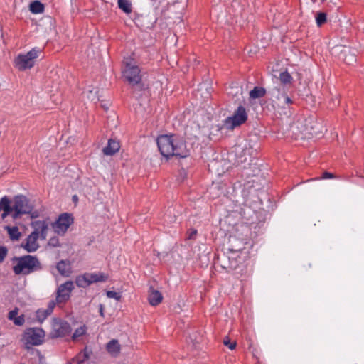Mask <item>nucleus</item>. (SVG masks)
I'll return each instance as SVG.
<instances>
[{
  "mask_svg": "<svg viewBox=\"0 0 364 364\" xmlns=\"http://www.w3.org/2000/svg\"><path fill=\"white\" fill-rule=\"evenodd\" d=\"M156 144L160 154L167 159L173 156L184 159L190 155L186 142L176 134L159 135L156 139Z\"/></svg>",
  "mask_w": 364,
  "mask_h": 364,
  "instance_id": "obj_1",
  "label": "nucleus"
},
{
  "mask_svg": "<svg viewBox=\"0 0 364 364\" xmlns=\"http://www.w3.org/2000/svg\"><path fill=\"white\" fill-rule=\"evenodd\" d=\"M122 74L124 80L127 82L135 90L144 91L145 84L142 82L141 69L136 65V60L132 56L124 58L122 62Z\"/></svg>",
  "mask_w": 364,
  "mask_h": 364,
  "instance_id": "obj_2",
  "label": "nucleus"
},
{
  "mask_svg": "<svg viewBox=\"0 0 364 364\" xmlns=\"http://www.w3.org/2000/svg\"><path fill=\"white\" fill-rule=\"evenodd\" d=\"M256 170H252V188H254V193L252 191V203L256 205H262L264 203H269L270 198L265 188L267 181L263 174L259 175L261 171L259 167L255 168Z\"/></svg>",
  "mask_w": 364,
  "mask_h": 364,
  "instance_id": "obj_3",
  "label": "nucleus"
},
{
  "mask_svg": "<svg viewBox=\"0 0 364 364\" xmlns=\"http://www.w3.org/2000/svg\"><path fill=\"white\" fill-rule=\"evenodd\" d=\"M11 262L13 263L16 262L12 267L16 275H28L43 269V265L36 255H26L21 257H14Z\"/></svg>",
  "mask_w": 364,
  "mask_h": 364,
  "instance_id": "obj_4",
  "label": "nucleus"
},
{
  "mask_svg": "<svg viewBox=\"0 0 364 364\" xmlns=\"http://www.w3.org/2000/svg\"><path fill=\"white\" fill-rule=\"evenodd\" d=\"M292 132L296 139H310L320 132L314 117H309L296 120L291 125Z\"/></svg>",
  "mask_w": 364,
  "mask_h": 364,
  "instance_id": "obj_5",
  "label": "nucleus"
},
{
  "mask_svg": "<svg viewBox=\"0 0 364 364\" xmlns=\"http://www.w3.org/2000/svg\"><path fill=\"white\" fill-rule=\"evenodd\" d=\"M242 249H234L232 247H228L226 252H223L222 255L218 254L214 257V264L220 265L223 269L227 272H230L235 269L239 263L244 259L242 257Z\"/></svg>",
  "mask_w": 364,
  "mask_h": 364,
  "instance_id": "obj_6",
  "label": "nucleus"
},
{
  "mask_svg": "<svg viewBox=\"0 0 364 364\" xmlns=\"http://www.w3.org/2000/svg\"><path fill=\"white\" fill-rule=\"evenodd\" d=\"M247 118L245 108L240 105L231 117H228L223 121V127L228 130H233L243 124Z\"/></svg>",
  "mask_w": 364,
  "mask_h": 364,
  "instance_id": "obj_7",
  "label": "nucleus"
},
{
  "mask_svg": "<svg viewBox=\"0 0 364 364\" xmlns=\"http://www.w3.org/2000/svg\"><path fill=\"white\" fill-rule=\"evenodd\" d=\"M109 279L108 274L103 272L85 273L79 275L75 279V284L78 287L86 288L90 284L99 282H105Z\"/></svg>",
  "mask_w": 364,
  "mask_h": 364,
  "instance_id": "obj_8",
  "label": "nucleus"
},
{
  "mask_svg": "<svg viewBox=\"0 0 364 364\" xmlns=\"http://www.w3.org/2000/svg\"><path fill=\"white\" fill-rule=\"evenodd\" d=\"M23 337L26 341V348L28 350L31 348L28 344L39 346L43 343L45 331L41 328H28L24 331Z\"/></svg>",
  "mask_w": 364,
  "mask_h": 364,
  "instance_id": "obj_9",
  "label": "nucleus"
},
{
  "mask_svg": "<svg viewBox=\"0 0 364 364\" xmlns=\"http://www.w3.org/2000/svg\"><path fill=\"white\" fill-rule=\"evenodd\" d=\"M74 223V217L72 213H63L59 215L56 220L52 223L55 232L63 235Z\"/></svg>",
  "mask_w": 364,
  "mask_h": 364,
  "instance_id": "obj_10",
  "label": "nucleus"
},
{
  "mask_svg": "<svg viewBox=\"0 0 364 364\" xmlns=\"http://www.w3.org/2000/svg\"><path fill=\"white\" fill-rule=\"evenodd\" d=\"M71 331L70 325L67 321L55 318L49 336L51 338H63L68 336Z\"/></svg>",
  "mask_w": 364,
  "mask_h": 364,
  "instance_id": "obj_11",
  "label": "nucleus"
},
{
  "mask_svg": "<svg viewBox=\"0 0 364 364\" xmlns=\"http://www.w3.org/2000/svg\"><path fill=\"white\" fill-rule=\"evenodd\" d=\"M335 51L338 53V58L346 64L350 65L356 62L357 50L355 48L340 45L336 46Z\"/></svg>",
  "mask_w": 364,
  "mask_h": 364,
  "instance_id": "obj_12",
  "label": "nucleus"
},
{
  "mask_svg": "<svg viewBox=\"0 0 364 364\" xmlns=\"http://www.w3.org/2000/svg\"><path fill=\"white\" fill-rule=\"evenodd\" d=\"M74 286L72 281H67L60 284L56 291V302L61 304L68 301L70 299V294Z\"/></svg>",
  "mask_w": 364,
  "mask_h": 364,
  "instance_id": "obj_13",
  "label": "nucleus"
},
{
  "mask_svg": "<svg viewBox=\"0 0 364 364\" xmlns=\"http://www.w3.org/2000/svg\"><path fill=\"white\" fill-rule=\"evenodd\" d=\"M33 207L29 205V200L23 195H17L14 198L12 209L18 210H28V213L33 210Z\"/></svg>",
  "mask_w": 364,
  "mask_h": 364,
  "instance_id": "obj_14",
  "label": "nucleus"
},
{
  "mask_svg": "<svg viewBox=\"0 0 364 364\" xmlns=\"http://www.w3.org/2000/svg\"><path fill=\"white\" fill-rule=\"evenodd\" d=\"M157 20L158 18L155 16L140 15L135 18V23L138 26L143 28L152 29L154 28Z\"/></svg>",
  "mask_w": 364,
  "mask_h": 364,
  "instance_id": "obj_15",
  "label": "nucleus"
},
{
  "mask_svg": "<svg viewBox=\"0 0 364 364\" xmlns=\"http://www.w3.org/2000/svg\"><path fill=\"white\" fill-rule=\"evenodd\" d=\"M38 237L36 232H32L26 239V242H23L21 247L28 252H36L39 247V245L37 242Z\"/></svg>",
  "mask_w": 364,
  "mask_h": 364,
  "instance_id": "obj_16",
  "label": "nucleus"
},
{
  "mask_svg": "<svg viewBox=\"0 0 364 364\" xmlns=\"http://www.w3.org/2000/svg\"><path fill=\"white\" fill-rule=\"evenodd\" d=\"M16 67L21 71L31 69L34 66L35 62L31 61L26 55L20 54L15 59Z\"/></svg>",
  "mask_w": 364,
  "mask_h": 364,
  "instance_id": "obj_17",
  "label": "nucleus"
},
{
  "mask_svg": "<svg viewBox=\"0 0 364 364\" xmlns=\"http://www.w3.org/2000/svg\"><path fill=\"white\" fill-rule=\"evenodd\" d=\"M31 225L34 229L33 232H36L38 233V236L41 237V240H45L46 238L48 225L45 220L32 221Z\"/></svg>",
  "mask_w": 364,
  "mask_h": 364,
  "instance_id": "obj_18",
  "label": "nucleus"
},
{
  "mask_svg": "<svg viewBox=\"0 0 364 364\" xmlns=\"http://www.w3.org/2000/svg\"><path fill=\"white\" fill-rule=\"evenodd\" d=\"M120 148L119 141L117 139H109L107 145L103 148L102 152L106 156H113Z\"/></svg>",
  "mask_w": 364,
  "mask_h": 364,
  "instance_id": "obj_19",
  "label": "nucleus"
},
{
  "mask_svg": "<svg viewBox=\"0 0 364 364\" xmlns=\"http://www.w3.org/2000/svg\"><path fill=\"white\" fill-rule=\"evenodd\" d=\"M162 300V294L159 291L154 289L153 287H150L148 296L149 304L153 306H156L161 303Z\"/></svg>",
  "mask_w": 364,
  "mask_h": 364,
  "instance_id": "obj_20",
  "label": "nucleus"
},
{
  "mask_svg": "<svg viewBox=\"0 0 364 364\" xmlns=\"http://www.w3.org/2000/svg\"><path fill=\"white\" fill-rule=\"evenodd\" d=\"M258 210L254 209V215L256 217L255 220H253V216L252 215V225L257 223L259 228H261V225H263L266 220V210L264 208L257 207Z\"/></svg>",
  "mask_w": 364,
  "mask_h": 364,
  "instance_id": "obj_21",
  "label": "nucleus"
},
{
  "mask_svg": "<svg viewBox=\"0 0 364 364\" xmlns=\"http://www.w3.org/2000/svg\"><path fill=\"white\" fill-rule=\"evenodd\" d=\"M11 203L10 199L7 196H4L0 199V212L3 211L2 218H5L12 213Z\"/></svg>",
  "mask_w": 364,
  "mask_h": 364,
  "instance_id": "obj_22",
  "label": "nucleus"
},
{
  "mask_svg": "<svg viewBox=\"0 0 364 364\" xmlns=\"http://www.w3.org/2000/svg\"><path fill=\"white\" fill-rule=\"evenodd\" d=\"M56 268L62 276L69 277L71 273L70 262L68 259L59 261L57 263Z\"/></svg>",
  "mask_w": 364,
  "mask_h": 364,
  "instance_id": "obj_23",
  "label": "nucleus"
},
{
  "mask_svg": "<svg viewBox=\"0 0 364 364\" xmlns=\"http://www.w3.org/2000/svg\"><path fill=\"white\" fill-rule=\"evenodd\" d=\"M29 10L34 14H42L45 10V6L39 0H34L30 3Z\"/></svg>",
  "mask_w": 364,
  "mask_h": 364,
  "instance_id": "obj_24",
  "label": "nucleus"
},
{
  "mask_svg": "<svg viewBox=\"0 0 364 364\" xmlns=\"http://www.w3.org/2000/svg\"><path fill=\"white\" fill-rule=\"evenodd\" d=\"M107 350L112 355H117L120 351V344L116 339H112L107 343Z\"/></svg>",
  "mask_w": 364,
  "mask_h": 364,
  "instance_id": "obj_25",
  "label": "nucleus"
},
{
  "mask_svg": "<svg viewBox=\"0 0 364 364\" xmlns=\"http://www.w3.org/2000/svg\"><path fill=\"white\" fill-rule=\"evenodd\" d=\"M5 230H7V233L10 240L13 241L18 240L21 236V233L19 232L18 228L17 226H9L6 225L4 228Z\"/></svg>",
  "mask_w": 364,
  "mask_h": 364,
  "instance_id": "obj_26",
  "label": "nucleus"
},
{
  "mask_svg": "<svg viewBox=\"0 0 364 364\" xmlns=\"http://www.w3.org/2000/svg\"><path fill=\"white\" fill-rule=\"evenodd\" d=\"M118 7L125 14L132 12V4L129 0H117Z\"/></svg>",
  "mask_w": 364,
  "mask_h": 364,
  "instance_id": "obj_27",
  "label": "nucleus"
},
{
  "mask_svg": "<svg viewBox=\"0 0 364 364\" xmlns=\"http://www.w3.org/2000/svg\"><path fill=\"white\" fill-rule=\"evenodd\" d=\"M92 351L87 350V347H85L82 350L77 353L74 358H75L80 364H82L85 360L90 358V355Z\"/></svg>",
  "mask_w": 364,
  "mask_h": 364,
  "instance_id": "obj_28",
  "label": "nucleus"
},
{
  "mask_svg": "<svg viewBox=\"0 0 364 364\" xmlns=\"http://www.w3.org/2000/svg\"><path fill=\"white\" fill-rule=\"evenodd\" d=\"M266 94L265 88L262 87L255 86L252 89V99L262 97Z\"/></svg>",
  "mask_w": 364,
  "mask_h": 364,
  "instance_id": "obj_29",
  "label": "nucleus"
},
{
  "mask_svg": "<svg viewBox=\"0 0 364 364\" xmlns=\"http://www.w3.org/2000/svg\"><path fill=\"white\" fill-rule=\"evenodd\" d=\"M292 80L293 78L291 75L287 72V70L280 73L279 80L282 84L290 85L292 82Z\"/></svg>",
  "mask_w": 364,
  "mask_h": 364,
  "instance_id": "obj_30",
  "label": "nucleus"
},
{
  "mask_svg": "<svg viewBox=\"0 0 364 364\" xmlns=\"http://www.w3.org/2000/svg\"><path fill=\"white\" fill-rule=\"evenodd\" d=\"M50 315L49 312L43 309H38L36 311V318L40 323H42Z\"/></svg>",
  "mask_w": 364,
  "mask_h": 364,
  "instance_id": "obj_31",
  "label": "nucleus"
},
{
  "mask_svg": "<svg viewBox=\"0 0 364 364\" xmlns=\"http://www.w3.org/2000/svg\"><path fill=\"white\" fill-rule=\"evenodd\" d=\"M317 26L321 27L327 21V15L325 12L319 11L316 15Z\"/></svg>",
  "mask_w": 364,
  "mask_h": 364,
  "instance_id": "obj_32",
  "label": "nucleus"
},
{
  "mask_svg": "<svg viewBox=\"0 0 364 364\" xmlns=\"http://www.w3.org/2000/svg\"><path fill=\"white\" fill-rule=\"evenodd\" d=\"M42 49L39 48H33L30 51H28L26 55L31 60L34 61L38 57V55L42 52Z\"/></svg>",
  "mask_w": 364,
  "mask_h": 364,
  "instance_id": "obj_33",
  "label": "nucleus"
},
{
  "mask_svg": "<svg viewBox=\"0 0 364 364\" xmlns=\"http://www.w3.org/2000/svg\"><path fill=\"white\" fill-rule=\"evenodd\" d=\"M86 333V327L85 326H80L75 329V332L72 336V340L76 341L79 337L85 335Z\"/></svg>",
  "mask_w": 364,
  "mask_h": 364,
  "instance_id": "obj_34",
  "label": "nucleus"
},
{
  "mask_svg": "<svg viewBox=\"0 0 364 364\" xmlns=\"http://www.w3.org/2000/svg\"><path fill=\"white\" fill-rule=\"evenodd\" d=\"M223 343L230 350H234L236 348L237 343L235 341H231L228 336L223 338Z\"/></svg>",
  "mask_w": 364,
  "mask_h": 364,
  "instance_id": "obj_35",
  "label": "nucleus"
},
{
  "mask_svg": "<svg viewBox=\"0 0 364 364\" xmlns=\"http://www.w3.org/2000/svg\"><path fill=\"white\" fill-rule=\"evenodd\" d=\"M48 245L50 247H60L61 245L59 241V238L57 236H53L48 240Z\"/></svg>",
  "mask_w": 364,
  "mask_h": 364,
  "instance_id": "obj_36",
  "label": "nucleus"
},
{
  "mask_svg": "<svg viewBox=\"0 0 364 364\" xmlns=\"http://www.w3.org/2000/svg\"><path fill=\"white\" fill-rule=\"evenodd\" d=\"M28 213V210H18L16 209H12L11 216L13 219L16 220L20 218L22 215Z\"/></svg>",
  "mask_w": 364,
  "mask_h": 364,
  "instance_id": "obj_37",
  "label": "nucleus"
},
{
  "mask_svg": "<svg viewBox=\"0 0 364 364\" xmlns=\"http://www.w3.org/2000/svg\"><path fill=\"white\" fill-rule=\"evenodd\" d=\"M8 254V248L6 246H0V263H2Z\"/></svg>",
  "mask_w": 364,
  "mask_h": 364,
  "instance_id": "obj_38",
  "label": "nucleus"
},
{
  "mask_svg": "<svg viewBox=\"0 0 364 364\" xmlns=\"http://www.w3.org/2000/svg\"><path fill=\"white\" fill-rule=\"evenodd\" d=\"M278 100L287 105L293 103L292 100L286 94H282L280 97H278Z\"/></svg>",
  "mask_w": 364,
  "mask_h": 364,
  "instance_id": "obj_39",
  "label": "nucleus"
},
{
  "mask_svg": "<svg viewBox=\"0 0 364 364\" xmlns=\"http://www.w3.org/2000/svg\"><path fill=\"white\" fill-rule=\"evenodd\" d=\"M107 296L108 298L114 299L117 301H119L122 297L119 293L114 291H107Z\"/></svg>",
  "mask_w": 364,
  "mask_h": 364,
  "instance_id": "obj_40",
  "label": "nucleus"
},
{
  "mask_svg": "<svg viewBox=\"0 0 364 364\" xmlns=\"http://www.w3.org/2000/svg\"><path fill=\"white\" fill-rule=\"evenodd\" d=\"M24 322H25V318H24L23 314H21V316H17L14 320V323L18 326H22L24 323Z\"/></svg>",
  "mask_w": 364,
  "mask_h": 364,
  "instance_id": "obj_41",
  "label": "nucleus"
},
{
  "mask_svg": "<svg viewBox=\"0 0 364 364\" xmlns=\"http://www.w3.org/2000/svg\"><path fill=\"white\" fill-rule=\"evenodd\" d=\"M18 309L16 307L14 309L10 311L8 314V318L13 321L17 317Z\"/></svg>",
  "mask_w": 364,
  "mask_h": 364,
  "instance_id": "obj_42",
  "label": "nucleus"
},
{
  "mask_svg": "<svg viewBox=\"0 0 364 364\" xmlns=\"http://www.w3.org/2000/svg\"><path fill=\"white\" fill-rule=\"evenodd\" d=\"M58 304V302H56V300L54 301V300H50L49 302H48V307L47 309H46L48 312H49L50 314H51L53 311V309L55 308V306H56V304Z\"/></svg>",
  "mask_w": 364,
  "mask_h": 364,
  "instance_id": "obj_43",
  "label": "nucleus"
},
{
  "mask_svg": "<svg viewBox=\"0 0 364 364\" xmlns=\"http://www.w3.org/2000/svg\"><path fill=\"white\" fill-rule=\"evenodd\" d=\"M197 235V230L196 229H191L187 232V239L192 240L196 237Z\"/></svg>",
  "mask_w": 364,
  "mask_h": 364,
  "instance_id": "obj_44",
  "label": "nucleus"
},
{
  "mask_svg": "<svg viewBox=\"0 0 364 364\" xmlns=\"http://www.w3.org/2000/svg\"><path fill=\"white\" fill-rule=\"evenodd\" d=\"M336 176L328 171H324L322 175V178H334Z\"/></svg>",
  "mask_w": 364,
  "mask_h": 364,
  "instance_id": "obj_45",
  "label": "nucleus"
},
{
  "mask_svg": "<svg viewBox=\"0 0 364 364\" xmlns=\"http://www.w3.org/2000/svg\"><path fill=\"white\" fill-rule=\"evenodd\" d=\"M29 214H30L31 218H32V219L36 218L39 215V213H38V212L37 210H36V211H32L31 210Z\"/></svg>",
  "mask_w": 364,
  "mask_h": 364,
  "instance_id": "obj_46",
  "label": "nucleus"
},
{
  "mask_svg": "<svg viewBox=\"0 0 364 364\" xmlns=\"http://www.w3.org/2000/svg\"><path fill=\"white\" fill-rule=\"evenodd\" d=\"M104 309H105L104 305L102 304H100V305H99V312H100V316H102V317H104Z\"/></svg>",
  "mask_w": 364,
  "mask_h": 364,
  "instance_id": "obj_47",
  "label": "nucleus"
},
{
  "mask_svg": "<svg viewBox=\"0 0 364 364\" xmlns=\"http://www.w3.org/2000/svg\"><path fill=\"white\" fill-rule=\"evenodd\" d=\"M73 200L75 202V201H77L78 200V198H77V196L76 195L73 196Z\"/></svg>",
  "mask_w": 364,
  "mask_h": 364,
  "instance_id": "obj_48",
  "label": "nucleus"
},
{
  "mask_svg": "<svg viewBox=\"0 0 364 364\" xmlns=\"http://www.w3.org/2000/svg\"><path fill=\"white\" fill-rule=\"evenodd\" d=\"M259 148H260V146H257L256 147V149H255V151H257V149H259Z\"/></svg>",
  "mask_w": 364,
  "mask_h": 364,
  "instance_id": "obj_49",
  "label": "nucleus"
},
{
  "mask_svg": "<svg viewBox=\"0 0 364 364\" xmlns=\"http://www.w3.org/2000/svg\"><path fill=\"white\" fill-rule=\"evenodd\" d=\"M248 349L250 348V344L248 345V347H247Z\"/></svg>",
  "mask_w": 364,
  "mask_h": 364,
  "instance_id": "obj_50",
  "label": "nucleus"
},
{
  "mask_svg": "<svg viewBox=\"0 0 364 364\" xmlns=\"http://www.w3.org/2000/svg\"><path fill=\"white\" fill-rule=\"evenodd\" d=\"M223 128H225V127L223 126V127H220V129H223Z\"/></svg>",
  "mask_w": 364,
  "mask_h": 364,
  "instance_id": "obj_51",
  "label": "nucleus"
},
{
  "mask_svg": "<svg viewBox=\"0 0 364 364\" xmlns=\"http://www.w3.org/2000/svg\"><path fill=\"white\" fill-rule=\"evenodd\" d=\"M223 128H225V127L223 126V127H220V129H223Z\"/></svg>",
  "mask_w": 364,
  "mask_h": 364,
  "instance_id": "obj_52",
  "label": "nucleus"
}]
</instances>
